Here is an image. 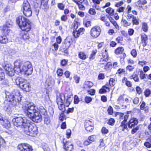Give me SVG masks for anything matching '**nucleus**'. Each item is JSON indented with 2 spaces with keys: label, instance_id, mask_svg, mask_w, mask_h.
I'll use <instances>...</instances> for the list:
<instances>
[{
  "label": "nucleus",
  "instance_id": "obj_1",
  "mask_svg": "<svg viewBox=\"0 0 151 151\" xmlns=\"http://www.w3.org/2000/svg\"><path fill=\"white\" fill-rule=\"evenodd\" d=\"M62 95L60 93L57 94L56 101L58 106L59 109L61 111L59 114V119L61 122H63L66 119V116L64 114L66 111V107H68L70 104L71 101L70 100V97L67 98L65 102L62 99Z\"/></svg>",
  "mask_w": 151,
  "mask_h": 151
},
{
  "label": "nucleus",
  "instance_id": "obj_2",
  "mask_svg": "<svg viewBox=\"0 0 151 151\" xmlns=\"http://www.w3.org/2000/svg\"><path fill=\"white\" fill-rule=\"evenodd\" d=\"M22 63L19 60H16L14 62V68L16 72L20 73H23L27 76L32 74L33 71L32 65L30 62L27 61L24 62L21 68Z\"/></svg>",
  "mask_w": 151,
  "mask_h": 151
},
{
  "label": "nucleus",
  "instance_id": "obj_3",
  "mask_svg": "<svg viewBox=\"0 0 151 151\" xmlns=\"http://www.w3.org/2000/svg\"><path fill=\"white\" fill-rule=\"evenodd\" d=\"M125 119L122 121L119 127L120 130L124 131L125 130H128V128L132 129L137 126L138 122V120L135 117H131L127 122L129 116L125 115Z\"/></svg>",
  "mask_w": 151,
  "mask_h": 151
},
{
  "label": "nucleus",
  "instance_id": "obj_4",
  "mask_svg": "<svg viewBox=\"0 0 151 151\" xmlns=\"http://www.w3.org/2000/svg\"><path fill=\"white\" fill-rule=\"evenodd\" d=\"M16 22L22 31L29 32L31 30L32 23L29 19L19 16L16 18Z\"/></svg>",
  "mask_w": 151,
  "mask_h": 151
},
{
  "label": "nucleus",
  "instance_id": "obj_5",
  "mask_svg": "<svg viewBox=\"0 0 151 151\" xmlns=\"http://www.w3.org/2000/svg\"><path fill=\"white\" fill-rule=\"evenodd\" d=\"M11 24L6 23L1 26V30L2 35H0V43L3 44H7L9 42V39L7 36H9L11 32L10 29Z\"/></svg>",
  "mask_w": 151,
  "mask_h": 151
},
{
  "label": "nucleus",
  "instance_id": "obj_6",
  "mask_svg": "<svg viewBox=\"0 0 151 151\" xmlns=\"http://www.w3.org/2000/svg\"><path fill=\"white\" fill-rule=\"evenodd\" d=\"M16 84L23 91L29 92L32 90V86L27 80L22 77H19L16 80Z\"/></svg>",
  "mask_w": 151,
  "mask_h": 151
},
{
  "label": "nucleus",
  "instance_id": "obj_7",
  "mask_svg": "<svg viewBox=\"0 0 151 151\" xmlns=\"http://www.w3.org/2000/svg\"><path fill=\"white\" fill-rule=\"evenodd\" d=\"M79 23L77 21L74 20L72 26L73 29L72 35L75 39H77L79 37L80 35L84 34L85 29L83 27H81L77 30Z\"/></svg>",
  "mask_w": 151,
  "mask_h": 151
},
{
  "label": "nucleus",
  "instance_id": "obj_8",
  "mask_svg": "<svg viewBox=\"0 0 151 151\" xmlns=\"http://www.w3.org/2000/svg\"><path fill=\"white\" fill-rule=\"evenodd\" d=\"M25 129H27V130H25L24 132L27 135L32 137L35 136L38 133L37 128L34 124H32L30 121H29Z\"/></svg>",
  "mask_w": 151,
  "mask_h": 151
},
{
  "label": "nucleus",
  "instance_id": "obj_9",
  "mask_svg": "<svg viewBox=\"0 0 151 151\" xmlns=\"http://www.w3.org/2000/svg\"><path fill=\"white\" fill-rule=\"evenodd\" d=\"M23 109L24 112L27 113V116H28L29 113L33 114L37 113L38 108L33 103L29 102L25 104L23 107Z\"/></svg>",
  "mask_w": 151,
  "mask_h": 151
},
{
  "label": "nucleus",
  "instance_id": "obj_10",
  "mask_svg": "<svg viewBox=\"0 0 151 151\" xmlns=\"http://www.w3.org/2000/svg\"><path fill=\"white\" fill-rule=\"evenodd\" d=\"M117 81L116 78H110L109 81V84L106 83L105 85L103 86L99 90V93L100 94H103L109 92L110 90L109 86L110 87L114 86Z\"/></svg>",
  "mask_w": 151,
  "mask_h": 151
},
{
  "label": "nucleus",
  "instance_id": "obj_11",
  "mask_svg": "<svg viewBox=\"0 0 151 151\" xmlns=\"http://www.w3.org/2000/svg\"><path fill=\"white\" fill-rule=\"evenodd\" d=\"M100 20L104 22L105 26L108 27H110L111 26V24L109 22L110 21L112 24L115 28L118 30L119 29V26L117 22L112 17L101 16L100 18Z\"/></svg>",
  "mask_w": 151,
  "mask_h": 151
},
{
  "label": "nucleus",
  "instance_id": "obj_12",
  "mask_svg": "<svg viewBox=\"0 0 151 151\" xmlns=\"http://www.w3.org/2000/svg\"><path fill=\"white\" fill-rule=\"evenodd\" d=\"M14 119L13 123L14 126L17 127H22L24 129L27 126V124H29L28 123L29 121L26 118L22 117H16Z\"/></svg>",
  "mask_w": 151,
  "mask_h": 151
},
{
  "label": "nucleus",
  "instance_id": "obj_13",
  "mask_svg": "<svg viewBox=\"0 0 151 151\" xmlns=\"http://www.w3.org/2000/svg\"><path fill=\"white\" fill-rule=\"evenodd\" d=\"M76 43V40H73L71 37L67 38L63 43L61 47V50H63L64 53H68V50L72 43Z\"/></svg>",
  "mask_w": 151,
  "mask_h": 151
},
{
  "label": "nucleus",
  "instance_id": "obj_14",
  "mask_svg": "<svg viewBox=\"0 0 151 151\" xmlns=\"http://www.w3.org/2000/svg\"><path fill=\"white\" fill-rule=\"evenodd\" d=\"M4 103L7 106L9 107H13L17 104L13 94L10 93L6 95Z\"/></svg>",
  "mask_w": 151,
  "mask_h": 151
},
{
  "label": "nucleus",
  "instance_id": "obj_15",
  "mask_svg": "<svg viewBox=\"0 0 151 151\" xmlns=\"http://www.w3.org/2000/svg\"><path fill=\"white\" fill-rule=\"evenodd\" d=\"M101 32V29L100 27L95 26L92 27L90 32L91 37L93 39H96L100 35Z\"/></svg>",
  "mask_w": 151,
  "mask_h": 151
},
{
  "label": "nucleus",
  "instance_id": "obj_16",
  "mask_svg": "<svg viewBox=\"0 0 151 151\" xmlns=\"http://www.w3.org/2000/svg\"><path fill=\"white\" fill-rule=\"evenodd\" d=\"M78 5L79 9L81 11H84L86 9L85 6L88 4L87 0H72Z\"/></svg>",
  "mask_w": 151,
  "mask_h": 151
},
{
  "label": "nucleus",
  "instance_id": "obj_17",
  "mask_svg": "<svg viewBox=\"0 0 151 151\" xmlns=\"http://www.w3.org/2000/svg\"><path fill=\"white\" fill-rule=\"evenodd\" d=\"M17 149L20 151H32V147L27 143H21L18 145Z\"/></svg>",
  "mask_w": 151,
  "mask_h": 151
},
{
  "label": "nucleus",
  "instance_id": "obj_18",
  "mask_svg": "<svg viewBox=\"0 0 151 151\" xmlns=\"http://www.w3.org/2000/svg\"><path fill=\"white\" fill-rule=\"evenodd\" d=\"M28 117L33 122L36 123L40 122L41 120V115L39 114L38 111L37 113L33 114L31 113H29Z\"/></svg>",
  "mask_w": 151,
  "mask_h": 151
},
{
  "label": "nucleus",
  "instance_id": "obj_19",
  "mask_svg": "<svg viewBox=\"0 0 151 151\" xmlns=\"http://www.w3.org/2000/svg\"><path fill=\"white\" fill-rule=\"evenodd\" d=\"M3 67L6 73L9 76H14V73L16 71L14 68H14L10 66L9 65H5Z\"/></svg>",
  "mask_w": 151,
  "mask_h": 151
},
{
  "label": "nucleus",
  "instance_id": "obj_20",
  "mask_svg": "<svg viewBox=\"0 0 151 151\" xmlns=\"http://www.w3.org/2000/svg\"><path fill=\"white\" fill-rule=\"evenodd\" d=\"M84 127L88 132H92L94 129L93 123L89 120H86L84 122Z\"/></svg>",
  "mask_w": 151,
  "mask_h": 151
},
{
  "label": "nucleus",
  "instance_id": "obj_21",
  "mask_svg": "<svg viewBox=\"0 0 151 151\" xmlns=\"http://www.w3.org/2000/svg\"><path fill=\"white\" fill-rule=\"evenodd\" d=\"M141 43L143 47H145L148 45V35L145 33L140 34Z\"/></svg>",
  "mask_w": 151,
  "mask_h": 151
},
{
  "label": "nucleus",
  "instance_id": "obj_22",
  "mask_svg": "<svg viewBox=\"0 0 151 151\" xmlns=\"http://www.w3.org/2000/svg\"><path fill=\"white\" fill-rule=\"evenodd\" d=\"M14 98L16 103L20 102L22 99V96L20 91L19 90H15L14 91Z\"/></svg>",
  "mask_w": 151,
  "mask_h": 151
},
{
  "label": "nucleus",
  "instance_id": "obj_23",
  "mask_svg": "<svg viewBox=\"0 0 151 151\" xmlns=\"http://www.w3.org/2000/svg\"><path fill=\"white\" fill-rule=\"evenodd\" d=\"M63 148L66 151H71L73 149V146L69 141H66L65 143L63 141Z\"/></svg>",
  "mask_w": 151,
  "mask_h": 151
},
{
  "label": "nucleus",
  "instance_id": "obj_24",
  "mask_svg": "<svg viewBox=\"0 0 151 151\" xmlns=\"http://www.w3.org/2000/svg\"><path fill=\"white\" fill-rule=\"evenodd\" d=\"M93 85V83L90 81H85L83 85L82 88L83 90L89 89Z\"/></svg>",
  "mask_w": 151,
  "mask_h": 151
},
{
  "label": "nucleus",
  "instance_id": "obj_25",
  "mask_svg": "<svg viewBox=\"0 0 151 151\" xmlns=\"http://www.w3.org/2000/svg\"><path fill=\"white\" fill-rule=\"evenodd\" d=\"M28 32L22 31L19 34L20 38L24 40H28L30 38Z\"/></svg>",
  "mask_w": 151,
  "mask_h": 151
},
{
  "label": "nucleus",
  "instance_id": "obj_26",
  "mask_svg": "<svg viewBox=\"0 0 151 151\" xmlns=\"http://www.w3.org/2000/svg\"><path fill=\"white\" fill-rule=\"evenodd\" d=\"M124 47L120 46L119 47L115 49L114 50V53L116 55H122L124 53Z\"/></svg>",
  "mask_w": 151,
  "mask_h": 151
},
{
  "label": "nucleus",
  "instance_id": "obj_27",
  "mask_svg": "<svg viewBox=\"0 0 151 151\" xmlns=\"http://www.w3.org/2000/svg\"><path fill=\"white\" fill-rule=\"evenodd\" d=\"M102 58L101 59L100 61V65H104L108 60V55L106 52H105L102 53Z\"/></svg>",
  "mask_w": 151,
  "mask_h": 151
},
{
  "label": "nucleus",
  "instance_id": "obj_28",
  "mask_svg": "<svg viewBox=\"0 0 151 151\" xmlns=\"http://www.w3.org/2000/svg\"><path fill=\"white\" fill-rule=\"evenodd\" d=\"M122 83L125 84V85L128 87H131L132 86V83L128 80L126 77H123L122 80Z\"/></svg>",
  "mask_w": 151,
  "mask_h": 151
},
{
  "label": "nucleus",
  "instance_id": "obj_29",
  "mask_svg": "<svg viewBox=\"0 0 151 151\" xmlns=\"http://www.w3.org/2000/svg\"><path fill=\"white\" fill-rule=\"evenodd\" d=\"M31 9V6L27 1H24L22 7V10H24Z\"/></svg>",
  "mask_w": 151,
  "mask_h": 151
},
{
  "label": "nucleus",
  "instance_id": "obj_30",
  "mask_svg": "<svg viewBox=\"0 0 151 151\" xmlns=\"http://www.w3.org/2000/svg\"><path fill=\"white\" fill-rule=\"evenodd\" d=\"M126 73V71L124 68H120L118 69L116 74L119 77H121L123 75H124Z\"/></svg>",
  "mask_w": 151,
  "mask_h": 151
},
{
  "label": "nucleus",
  "instance_id": "obj_31",
  "mask_svg": "<svg viewBox=\"0 0 151 151\" xmlns=\"http://www.w3.org/2000/svg\"><path fill=\"white\" fill-rule=\"evenodd\" d=\"M83 23L85 27L87 28L90 27L91 25V20L87 19L86 17L83 19Z\"/></svg>",
  "mask_w": 151,
  "mask_h": 151
},
{
  "label": "nucleus",
  "instance_id": "obj_32",
  "mask_svg": "<svg viewBox=\"0 0 151 151\" xmlns=\"http://www.w3.org/2000/svg\"><path fill=\"white\" fill-rule=\"evenodd\" d=\"M129 78L131 80H133L135 82H140V79L138 75L134 72L129 76Z\"/></svg>",
  "mask_w": 151,
  "mask_h": 151
},
{
  "label": "nucleus",
  "instance_id": "obj_33",
  "mask_svg": "<svg viewBox=\"0 0 151 151\" xmlns=\"http://www.w3.org/2000/svg\"><path fill=\"white\" fill-rule=\"evenodd\" d=\"M38 111L40 114L43 115V116L48 115L47 111L43 106H41L39 107Z\"/></svg>",
  "mask_w": 151,
  "mask_h": 151
},
{
  "label": "nucleus",
  "instance_id": "obj_34",
  "mask_svg": "<svg viewBox=\"0 0 151 151\" xmlns=\"http://www.w3.org/2000/svg\"><path fill=\"white\" fill-rule=\"evenodd\" d=\"M78 58L82 60H84L87 58V56L85 52L83 51L79 52L78 54Z\"/></svg>",
  "mask_w": 151,
  "mask_h": 151
},
{
  "label": "nucleus",
  "instance_id": "obj_35",
  "mask_svg": "<svg viewBox=\"0 0 151 151\" xmlns=\"http://www.w3.org/2000/svg\"><path fill=\"white\" fill-rule=\"evenodd\" d=\"M2 125L4 128L6 129H8L11 127V124L9 121L6 119L3 120Z\"/></svg>",
  "mask_w": 151,
  "mask_h": 151
},
{
  "label": "nucleus",
  "instance_id": "obj_36",
  "mask_svg": "<svg viewBox=\"0 0 151 151\" xmlns=\"http://www.w3.org/2000/svg\"><path fill=\"white\" fill-rule=\"evenodd\" d=\"M124 94L120 95L117 99V102L118 104L123 106L124 104Z\"/></svg>",
  "mask_w": 151,
  "mask_h": 151
},
{
  "label": "nucleus",
  "instance_id": "obj_37",
  "mask_svg": "<svg viewBox=\"0 0 151 151\" xmlns=\"http://www.w3.org/2000/svg\"><path fill=\"white\" fill-rule=\"evenodd\" d=\"M97 50L96 49L92 50L89 57V60L91 61L93 60L95 58V56L97 52Z\"/></svg>",
  "mask_w": 151,
  "mask_h": 151
},
{
  "label": "nucleus",
  "instance_id": "obj_38",
  "mask_svg": "<svg viewBox=\"0 0 151 151\" xmlns=\"http://www.w3.org/2000/svg\"><path fill=\"white\" fill-rule=\"evenodd\" d=\"M132 22L133 25H138L139 24V19L134 16L132 19Z\"/></svg>",
  "mask_w": 151,
  "mask_h": 151
},
{
  "label": "nucleus",
  "instance_id": "obj_39",
  "mask_svg": "<svg viewBox=\"0 0 151 151\" xmlns=\"http://www.w3.org/2000/svg\"><path fill=\"white\" fill-rule=\"evenodd\" d=\"M23 13L25 16L27 17H29L32 16V12L31 9L23 10Z\"/></svg>",
  "mask_w": 151,
  "mask_h": 151
},
{
  "label": "nucleus",
  "instance_id": "obj_40",
  "mask_svg": "<svg viewBox=\"0 0 151 151\" xmlns=\"http://www.w3.org/2000/svg\"><path fill=\"white\" fill-rule=\"evenodd\" d=\"M124 37L122 35H119L115 39L117 44H120L121 45H123Z\"/></svg>",
  "mask_w": 151,
  "mask_h": 151
},
{
  "label": "nucleus",
  "instance_id": "obj_41",
  "mask_svg": "<svg viewBox=\"0 0 151 151\" xmlns=\"http://www.w3.org/2000/svg\"><path fill=\"white\" fill-rule=\"evenodd\" d=\"M106 12L110 16H113L114 14V10L111 7H109L105 10Z\"/></svg>",
  "mask_w": 151,
  "mask_h": 151
},
{
  "label": "nucleus",
  "instance_id": "obj_42",
  "mask_svg": "<svg viewBox=\"0 0 151 151\" xmlns=\"http://www.w3.org/2000/svg\"><path fill=\"white\" fill-rule=\"evenodd\" d=\"M139 72L140 79L143 80L146 78V76H147V74H145V73L142 70H139Z\"/></svg>",
  "mask_w": 151,
  "mask_h": 151
},
{
  "label": "nucleus",
  "instance_id": "obj_43",
  "mask_svg": "<svg viewBox=\"0 0 151 151\" xmlns=\"http://www.w3.org/2000/svg\"><path fill=\"white\" fill-rule=\"evenodd\" d=\"M140 110L146 111L148 109L147 108L148 107L146 106V103L144 101H143L141 102L140 103Z\"/></svg>",
  "mask_w": 151,
  "mask_h": 151
},
{
  "label": "nucleus",
  "instance_id": "obj_44",
  "mask_svg": "<svg viewBox=\"0 0 151 151\" xmlns=\"http://www.w3.org/2000/svg\"><path fill=\"white\" fill-rule=\"evenodd\" d=\"M142 29L145 32H147L148 30V27L147 23L142 22Z\"/></svg>",
  "mask_w": 151,
  "mask_h": 151
},
{
  "label": "nucleus",
  "instance_id": "obj_45",
  "mask_svg": "<svg viewBox=\"0 0 151 151\" xmlns=\"http://www.w3.org/2000/svg\"><path fill=\"white\" fill-rule=\"evenodd\" d=\"M119 115V119L120 121H123L125 119V115L124 113L117 112L115 114V116H116L117 115Z\"/></svg>",
  "mask_w": 151,
  "mask_h": 151
},
{
  "label": "nucleus",
  "instance_id": "obj_46",
  "mask_svg": "<svg viewBox=\"0 0 151 151\" xmlns=\"http://www.w3.org/2000/svg\"><path fill=\"white\" fill-rule=\"evenodd\" d=\"M105 65L104 67V69L107 70H110L112 68V64L110 62H106V63L104 64Z\"/></svg>",
  "mask_w": 151,
  "mask_h": 151
},
{
  "label": "nucleus",
  "instance_id": "obj_47",
  "mask_svg": "<svg viewBox=\"0 0 151 151\" xmlns=\"http://www.w3.org/2000/svg\"><path fill=\"white\" fill-rule=\"evenodd\" d=\"M99 145L98 147L99 148H103L104 149L105 147V144L104 143V141L103 139H101L99 141Z\"/></svg>",
  "mask_w": 151,
  "mask_h": 151
},
{
  "label": "nucleus",
  "instance_id": "obj_48",
  "mask_svg": "<svg viewBox=\"0 0 151 151\" xmlns=\"http://www.w3.org/2000/svg\"><path fill=\"white\" fill-rule=\"evenodd\" d=\"M68 60L67 59H62L60 62V65L62 67H66L68 65Z\"/></svg>",
  "mask_w": 151,
  "mask_h": 151
},
{
  "label": "nucleus",
  "instance_id": "obj_49",
  "mask_svg": "<svg viewBox=\"0 0 151 151\" xmlns=\"http://www.w3.org/2000/svg\"><path fill=\"white\" fill-rule=\"evenodd\" d=\"M122 23L123 26L124 27H127L131 25V23L128 22L126 19H122Z\"/></svg>",
  "mask_w": 151,
  "mask_h": 151
},
{
  "label": "nucleus",
  "instance_id": "obj_50",
  "mask_svg": "<svg viewBox=\"0 0 151 151\" xmlns=\"http://www.w3.org/2000/svg\"><path fill=\"white\" fill-rule=\"evenodd\" d=\"M136 94L138 95H141L143 92L142 88L139 86H136L135 88Z\"/></svg>",
  "mask_w": 151,
  "mask_h": 151
},
{
  "label": "nucleus",
  "instance_id": "obj_51",
  "mask_svg": "<svg viewBox=\"0 0 151 151\" xmlns=\"http://www.w3.org/2000/svg\"><path fill=\"white\" fill-rule=\"evenodd\" d=\"M144 94L145 97H149L151 95V90L149 88H146L144 91Z\"/></svg>",
  "mask_w": 151,
  "mask_h": 151
},
{
  "label": "nucleus",
  "instance_id": "obj_52",
  "mask_svg": "<svg viewBox=\"0 0 151 151\" xmlns=\"http://www.w3.org/2000/svg\"><path fill=\"white\" fill-rule=\"evenodd\" d=\"M122 56H120L119 57L120 58L119 62L121 64L124 63L125 62V58L127 56L126 54L124 53L122 55Z\"/></svg>",
  "mask_w": 151,
  "mask_h": 151
},
{
  "label": "nucleus",
  "instance_id": "obj_53",
  "mask_svg": "<svg viewBox=\"0 0 151 151\" xmlns=\"http://www.w3.org/2000/svg\"><path fill=\"white\" fill-rule=\"evenodd\" d=\"M148 62L145 60H139L138 62L139 66L141 67H143L146 65Z\"/></svg>",
  "mask_w": 151,
  "mask_h": 151
},
{
  "label": "nucleus",
  "instance_id": "obj_54",
  "mask_svg": "<svg viewBox=\"0 0 151 151\" xmlns=\"http://www.w3.org/2000/svg\"><path fill=\"white\" fill-rule=\"evenodd\" d=\"M56 73L58 76H62L63 74V70L60 68H58L57 70L56 71Z\"/></svg>",
  "mask_w": 151,
  "mask_h": 151
},
{
  "label": "nucleus",
  "instance_id": "obj_55",
  "mask_svg": "<svg viewBox=\"0 0 151 151\" xmlns=\"http://www.w3.org/2000/svg\"><path fill=\"white\" fill-rule=\"evenodd\" d=\"M96 139V136L95 135H92L89 136L88 138L91 143L92 142H94Z\"/></svg>",
  "mask_w": 151,
  "mask_h": 151
},
{
  "label": "nucleus",
  "instance_id": "obj_56",
  "mask_svg": "<svg viewBox=\"0 0 151 151\" xmlns=\"http://www.w3.org/2000/svg\"><path fill=\"white\" fill-rule=\"evenodd\" d=\"M5 78V75L4 71L3 69L1 68L0 70V81L4 80Z\"/></svg>",
  "mask_w": 151,
  "mask_h": 151
},
{
  "label": "nucleus",
  "instance_id": "obj_57",
  "mask_svg": "<svg viewBox=\"0 0 151 151\" xmlns=\"http://www.w3.org/2000/svg\"><path fill=\"white\" fill-rule=\"evenodd\" d=\"M84 101L86 104H89L91 102L92 100V98L89 96H86L84 98Z\"/></svg>",
  "mask_w": 151,
  "mask_h": 151
},
{
  "label": "nucleus",
  "instance_id": "obj_58",
  "mask_svg": "<svg viewBox=\"0 0 151 151\" xmlns=\"http://www.w3.org/2000/svg\"><path fill=\"white\" fill-rule=\"evenodd\" d=\"M52 46L53 47L54 49H52L51 50V48H50V50H52V51H56L58 50L59 47V45L56 42H55L53 44Z\"/></svg>",
  "mask_w": 151,
  "mask_h": 151
},
{
  "label": "nucleus",
  "instance_id": "obj_59",
  "mask_svg": "<svg viewBox=\"0 0 151 151\" xmlns=\"http://www.w3.org/2000/svg\"><path fill=\"white\" fill-rule=\"evenodd\" d=\"M44 118V122L45 124H50V120L49 119V117L48 115L46 116H43Z\"/></svg>",
  "mask_w": 151,
  "mask_h": 151
},
{
  "label": "nucleus",
  "instance_id": "obj_60",
  "mask_svg": "<svg viewBox=\"0 0 151 151\" xmlns=\"http://www.w3.org/2000/svg\"><path fill=\"white\" fill-rule=\"evenodd\" d=\"M115 121L114 118H110L109 119L107 123V124L111 126H113L114 125Z\"/></svg>",
  "mask_w": 151,
  "mask_h": 151
},
{
  "label": "nucleus",
  "instance_id": "obj_61",
  "mask_svg": "<svg viewBox=\"0 0 151 151\" xmlns=\"http://www.w3.org/2000/svg\"><path fill=\"white\" fill-rule=\"evenodd\" d=\"M88 13L91 15H95L96 14L95 9L93 8H90L88 11Z\"/></svg>",
  "mask_w": 151,
  "mask_h": 151
},
{
  "label": "nucleus",
  "instance_id": "obj_62",
  "mask_svg": "<svg viewBox=\"0 0 151 151\" xmlns=\"http://www.w3.org/2000/svg\"><path fill=\"white\" fill-rule=\"evenodd\" d=\"M101 131L102 134H106L109 132L108 129H106V127H102Z\"/></svg>",
  "mask_w": 151,
  "mask_h": 151
},
{
  "label": "nucleus",
  "instance_id": "obj_63",
  "mask_svg": "<svg viewBox=\"0 0 151 151\" xmlns=\"http://www.w3.org/2000/svg\"><path fill=\"white\" fill-rule=\"evenodd\" d=\"M139 129V126H137L133 128L131 131V133L132 134H134L137 132V131Z\"/></svg>",
  "mask_w": 151,
  "mask_h": 151
},
{
  "label": "nucleus",
  "instance_id": "obj_64",
  "mask_svg": "<svg viewBox=\"0 0 151 151\" xmlns=\"http://www.w3.org/2000/svg\"><path fill=\"white\" fill-rule=\"evenodd\" d=\"M130 53L132 57L134 58H136L137 55V52L135 49H133L131 51Z\"/></svg>",
  "mask_w": 151,
  "mask_h": 151
}]
</instances>
